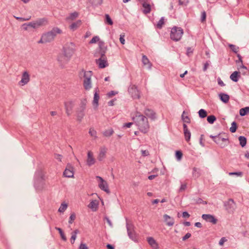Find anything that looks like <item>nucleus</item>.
Listing matches in <instances>:
<instances>
[{
	"label": "nucleus",
	"instance_id": "f257e3e1",
	"mask_svg": "<svg viewBox=\"0 0 249 249\" xmlns=\"http://www.w3.org/2000/svg\"><path fill=\"white\" fill-rule=\"evenodd\" d=\"M132 119L141 132L146 133L148 131L149 125L147 119L140 112L136 111L132 114Z\"/></svg>",
	"mask_w": 249,
	"mask_h": 249
},
{
	"label": "nucleus",
	"instance_id": "f03ea898",
	"mask_svg": "<svg viewBox=\"0 0 249 249\" xmlns=\"http://www.w3.org/2000/svg\"><path fill=\"white\" fill-rule=\"evenodd\" d=\"M62 33V31L57 27L53 28L51 31L43 34L38 43H47L53 41L57 35Z\"/></svg>",
	"mask_w": 249,
	"mask_h": 249
},
{
	"label": "nucleus",
	"instance_id": "7ed1b4c3",
	"mask_svg": "<svg viewBox=\"0 0 249 249\" xmlns=\"http://www.w3.org/2000/svg\"><path fill=\"white\" fill-rule=\"evenodd\" d=\"M75 51V45L73 43L65 44L63 48L64 59L61 61H69Z\"/></svg>",
	"mask_w": 249,
	"mask_h": 249
},
{
	"label": "nucleus",
	"instance_id": "20e7f679",
	"mask_svg": "<svg viewBox=\"0 0 249 249\" xmlns=\"http://www.w3.org/2000/svg\"><path fill=\"white\" fill-rule=\"evenodd\" d=\"M80 76L83 75V86L85 89L89 90L91 88V77L92 75L91 71H82L80 73Z\"/></svg>",
	"mask_w": 249,
	"mask_h": 249
},
{
	"label": "nucleus",
	"instance_id": "39448f33",
	"mask_svg": "<svg viewBox=\"0 0 249 249\" xmlns=\"http://www.w3.org/2000/svg\"><path fill=\"white\" fill-rule=\"evenodd\" d=\"M45 21V20L42 19L36 21L24 23L22 25L21 28L25 31H29L31 28H36L40 27L44 23Z\"/></svg>",
	"mask_w": 249,
	"mask_h": 249
},
{
	"label": "nucleus",
	"instance_id": "423d86ee",
	"mask_svg": "<svg viewBox=\"0 0 249 249\" xmlns=\"http://www.w3.org/2000/svg\"><path fill=\"white\" fill-rule=\"evenodd\" d=\"M183 34V29L180 27H174L170 33L171 38L175 41L179 40Z\"/></svg>",
	"mask_w": 249,
	"mask_h": 249
},
{
	"label": "nucleus",
	"instance_id": "0eeeda50",
	"mask_svg": "<svg viewBox=\"0 0 249 249\" xmlns=\"http://www.w3.org/2000/svg\"><path fill=\"white\" fill-rule=\"evenodd\" d=\"M95 179L99 188L107 194H109L110 190L107 181L99 176H96Z\"/></svg>",
	"mask_w": 249,
	"mask_h": 249
},
{
	"label": "nucleus",
	"instance_id": "6e6552de",
	"mask_svg": "<svg viewBox=\"0 0 249 249\" xmlns=\"http://www.w3.org/2000/svg\"><path fill=\"white\" fill-rule=\"evenodd\" d=\"M107 148L105 147H101L99 149L97 159L100 161H103L107 157Z\"/></svg>",
	"mask_w": 249,
	"mask_h": 249
},
{
	"label": "nucleus",
	"instance_id": "1a4fd4ad",
	"mask_svg": "<svg viewBox=\"0 0 249 249\" xmlns=\"http://www.w3.org/2000/svg\"><path fill=\"white\" fill-rule=\"evenodd\" d=\"M128 92L133 99H139L140 98V91L135 85H132L129 88Z\"/></svg>",
	"mask_w": 249,
	"mask_h": 249
},
{
	"label": "nucleus",
	"instance_id": "9d476101",
	"mask_svg": "<svg viewBox=\"0 0 249 249\" xmlns=\"http://www.w3.org/2000/svg\"><path fill=\"white\" fill-rule=\"evenodd\" d=\"M96 162V159L94 156V153L91 151H88L87 153V164L90 166L94 164Z\"/></svg>",
	"mask_w": 249,
	"mask_h": 249
},
{
	"label": "nucleus",
	"instance_id": "9b49d317",
	"mask_svg": "<svg viewBox=\"0 0 249 249\" xmlns=\"http://www.w3.org/2000/svg\"><path fill=\"white\" fill-rule=\"evenodd\" d=\"M99 90H96L94 95L93 100L92 102V106L94 110L98 109L99 106V101L100 99Z\"/></svg>",
	"mask_w": 249,
	"mask_h": 249
},
{
	"label": "nucleus",
	"instance_id": "f8f14e48",
	"mask_svg": "<svg viewBox=\"0 0 249 249\" xmlns=\"http://www.w3.org/2000/svg\"><path fill=\"white\" fill-rule=\"evenodd\" d=\"M30 75L27 71H24L21 76V80L18 82L20 86H24L27 84L30 81Z\"/></svg>",
	"mask_w": 249,
	"mask_h": 249
},
{
	"label": "nucleus",
	"instance_id": "ddd939ff",
	"mask_svg": "<svg viewBox=\"0 0 249 249\" xmlns=\"http://www.w3.org/2000/svg\"><path fill=\"white\" fill-rule=\"evenodd\" d=\"M74 103L72 101H67L65 103L66 112L68 115L72 113Z\"/></svg>",
	"mask_w": 249,
	"mask_h": 249
},
{
	"label": "nucleus",
	"instance_id": "4468645a",
	"mask_svg": "<svg viewBox=\"0 0 249 249\" xmlns=\"http://www.w3.org/2000/svg\"><path fill=\"white\" fill-rule=\"evenodd\" d=\"M63 175L65 177L67 178H72L73 177L74 172L73 168L71 165H67L64 173Z\"/></svg>",
	"mask_w": 249,
	"mask_h": 249
},
{
	"label": "nucleus",
	"instance_id": "2eb2a0df",
	"mask_svg": "<svg viewBox=\"0 0 249 249\" xmlns=\"http://www.w3.org/2000/svg\"><path fill=\"white\" fill-rule=\"evenodd\" d=\"M210 138L217 144L219 145L221 147H224L225 145L223 142L227 141L226 139L221 138L220 136H213L211 135Z\"/></svg>",
	"mask_w": 249,
	"mask_h": 249
},
{
	"label": "nucleus",
	"instance_id": "dca6fc26",
	"mask_svg": "<svg viewBox=\"0 0 249 249\" xmlns=\"http://www.w3.org/2000/svg\"><path fill=\"white\" fill-rule=\"evenodd\" d=\"M146 240L152 249H159V244L154 238L152 237H147Z\"/></svg>",
	"mask_w": 249,
	"mask_h": 249
},
{
	"label": "nucleus",
	"instance_id": "f3484780",
	"mask_svg": "<svg viewBox=\"0 0 249 249\" xmlns=\"http://www.w3.org/2000/svg\"><path fill=\"white\" fill-rule=\"evenodd\" d=\"M202 218L207 222H211L213 224H215L217 221V220L211 214H203Z\"/></svg>",
	"mask_w": 249,
	"mask_h": 249
},
{
	"label": "nucleus",
	"instance_id": "a211bd4d",
	"mask_svg": "<svg viewBox=\"0 0 249 249\" xmlns=\"http://www.w3.org/2000/svg\"><path fill=\"white\" fill-rule=\"evenodd\" d=\"M141 3L143 8V13L144 14L150 13L151 11V7L150 4L147 3V0H142Z\"/></svg>",
	"mask_w": 249,
	"mask_h": 249
},
{
	"label": "nucleus",
	"instance_id": "6ab92c4d",
	"mask_svg": "<svg viewBox=\"0 0 249 249\" xmlns=\"http://www.w3.org/2000/svg\"><path fill=\"white\" fill-rule=\"evenodd\" d=\"M183 131L185 140L188 142L191 138V133L185 124H183Z\"/></svg>",
	"mask_w": 249,
	"mask_h": 249
},
{
	"label": "nucleus",
	"instance_id": "aec40b11",
	"mask_svg": "<svg viewBox=\"0 0 249 249\" xmlns=\"http://www.w3.org/2000/svg\"><path fill=\"white\" fill-rule=\"evenodd\" d=\"M163 218L164 221L166 222V224L168 226H173L174 224V219L173 218L170 217V216L164 214L163 215Z\"/></svg>",
	"mask_w": 249,
	"mask_h": 249
},
{
	"label": "nucleus",
	"instance_id": "412c9836",
	"mask_svg": "<svg viewBox=\"0 0 249 249\" xmlns=\"http://www.w3.org/2000/svg\"><path fill=\"white\" fill-rule=\"evenodd\" d=\"M144 114L151 119H154L156 118V114L152 109L146 108L144 111Z\"/></svg>",
	"mask_w": 249,
	"mask_h": 249
},
{
	"label": "nucleus",
	"instance_id": "4be33fe9",
	"mask_svg": "<svg viewBox=\"0 0 249 249\" xmlns=\"http://www.w3.org/2000/svg\"><path fill=\"white\" fill-rule=\"evenodd\" d=\"M99 202L97 200H93L90 202L89 205V207L93 211H96L98 207Z\"/></svg>",
	"mask_w": 249,
	"mask_h": 249
},
{
	"label": "nucleus",
	"instance_id": "5701e85b",
	"mask_svg": "<svg viewBox=\"0 0 249 249\" xmlns=\"http://www.w3.org/2000/svg\"><path fill=\"white\" fill-rule=\"evenodd\" d=\"M238 69L240 73H242V74H247L249 71L248 68L244 66L243 65V63H240V65L239 66Z\"/></svg>",
	"mask_w": 249,
	"mask_h": 249
},
{
	"label": "nucleus",
	"instance_id": "b1692460",
	"mask_svg": "<svg viewBox=\"0 0 249 249\" xmlns=\"http://www.w3.org/2000/svg\"><path fill=\"white\" fill-rule=\"evenodd\" d=\"M239 77L240 73L239 71H234L230 76L231 79L234 82H237Z\"/></svg>",
	"mask_w": 249,
	"mask_h": 249
},
{
	"label": "nucleus",
	"instance_id": "393cba45",
	"mask_svg": "<svg viewBox=\"0 0 249 249\" xmlns=\"http://www.w3.org/2000/svg\"><path fill=\"white\" fill-rule=\"evenodd\" d=\"M68 204L65 202H63L58 209V212L60 213H63L67 209Z\"/></svg>",
	"mask_w": 249,
	"mask_h": 249
},
{
	"label": "nucleus",
	"instance_id": "a878e982",
	"mask_svg": "<svg viewBox=\"0 0 249 249\" xmlns=\"http://www.w3.org/2000/svg\"><path fill=\"white\" fill-rule=\"evenodd\" d=\"M219 96L221 101H222L223 102L225 103L228 102L230 99V97L228 95L224 93H220L219 94Z\"/></svg>",
	"mask_w": 249,
	"mask_h": 249
},
{
	"label": "nucleus",
	"instance_id": "bb28decb",
	"mask_svg": "<svg viewBox=\"0 0 249 249\" xmlns=\"http://www.w3.org/2000/svg\"><path fill=\"white\" fill-rule=\"evenodd\" d=\"M81 24V21L78 20L75 22L73 23L70 26V28L72 30H76L78 27H79Z\"/></svg>",
	"mask_w": 249,
	"mask_h": 249
},
{
	"label": "nucleus",
	"instance_id": "cd10ccee",
	"mask_svg": "<svg viewBox=\"0 0 249 249\" xmlns=\"http://www.w3.org/2000/svg\"><path fill=\"white\" fill-rule=\"evenodd\" d=\"M249 113V107L241 108L239 111V113L241 116H245Z\"/></svg>",
	"mask_w": 249,
	"mask_h": 249
},
{
	"label": "nucleus",
	"instance_id": "c85d7f7f",
	"mask_svg": "<svg viewBox=\"0 0 249 249\" xmlns=\"http://www.w3.org/2000/svg\"><path fill=\"white\" fill-rule=\"evenodd\" d=\"M240 144L242 147H244L246 145L247 143V139L244 136H240L238 138Z\"/></svg>",
	"mask_w": 249,
	"mask_h": 249
},
{
	"label": "nucleus",
	"instance_id": "c756f323",
	"mask_svg": "<svg viewBox=\"0 0 249 249\" xmlns=\"http://www.w3.org/2000/svg\"><path fill=\"white\" fill-rule=\"evenodd\" d=\"M55 229L58 231V232L60 235V236L61 237V239L65 241H66L67 240L66 236H65V234H64V233L63 231L62 230V229H60V228H58V227H56Z\"/></svg>",
	"mask_w": 249,
	"mask_h": 249
},
{
	"label": "nucleus",
	"instance_id": "7c9ffc66",
	"mask_svg": "<svg viewBox=\"0 0 249 249\" xmlns=\"http://www.w3.org/2000/svg\"><path fill=\"white\" fill-rule=\"evenodd\" d=\"M182 119L183 121L186 123H190V118L187 116L186 113L183 111L182 115Z\"/></svg>",
	"mask_w": 249,
	"mask_h": 249
},
{
	"label": "nucleus",
	"instance_id": "2f4dec72",
	"mask_svg": "<svg viewBox=\"0 0 249 249\" xmlns=\"http://www.w3.org/2000/svg\"><path fill=\"white\" fill-rule=\"evenodd\" d=\"M198 113L199 117L202 118L206 117L207 115V112L203 109L199 110Z\"/></svg>",
	"mask_w": 249,
	"mask_h": 249
},
{
	"label": "nucleus",
	"instance_id": "473e14b6",
	"mask_svg": "<svg viewBox=\"0 0 249 249\" xmlns=\"http://www.w3.org/2000/svg\"><path fill=\"white\" fill-rule=\"evenodd\" d=\"M114 131L112 128H109L104 132V135L107 137H109L112 135Z\"/></svg>",
	"mask_w": 249,
	"mask_h": 249
},
{
	"label": "nucleus",
	"instance_id": "72a5a7b5",
	"mask_svg": "<svg viewBox=\"0 0 249 249\" xmlns=\"http://www.w3.org/2000/svg\"><path fill=\"white\" fill-rule=\"evenodd\" d=\"M78 16V14L77 12H74L71 14L69 17L67 18V19L73 20Z\"/></svg>",
	"mask_w": 249,
	"mask_h": 249
},
{
	"label": "nucleus",
	"instance_id": "f704fd0d",
	"mask_svg": "<svg viewBox=\"0 0 249 249\" xmlns=\"http://www.w3.org/2000/svg\"><path fill=\"white\" fill-rule=\"evenodd\" d=\"M187 182H186V181H184V182H182L181 184L180 187L179 188V191L180 192L184 191L187 188Z\"/></svg>",
	"mask_w": 249,
	"mask_h": 249
},
{
	"label": "nucleus",
	"instance_id": "c9c22d12",
	"mask_svg": "<svg viewBox=\"0 0 249 249\" xmlns=\"http://www.w3.org/2000/svg\"><path fill=\"white\" fill-rule=\"evenodd\" d=\"M216 120V117L213 115H210L207 117V121L210 124H213Z\"/></svg>",
	"mask_w": 249,
	"mask_h": 249
},
{
	"label": "nucleus",
	"instance_id": "e433bc0d",
	"mask_svg": "<svg viewBox=\"0 0 249 249\" xmlns=\"http://www.w3.org/2000/svg\"><path fill=\"white\" fill-rule=\"evenodd\" d=\"M76 219V214L75 213H72L71 214V215L69 218V223L70 224H72L73 222Z\"/></svg>",
	"mask_w": 249,
	"mask_h": 249
},
{
	"label": "nucleus",
	"instance_id": "4c0bfd02",
	"mask_svg": "<svg viewBox=\"0 0 249 249\" xmlns=\"http://www.w3.org/2000/svg\"><path fill=\"white\" fill-rule=\"evenodd\" d=\"M164 23V18H161V19L159 21L158 23L157 24V28L160 29L162 27V25Z\"/></svg>",
	"mask_w": 249,
	"mask_h": 249
},
{
	"label": "nucleus",
	"instance_id": "58836bf2",
	"mask_svg": "<svg viewBox=\"0 0 249 249\" xmlns=\"http://www.w3.org/2000/svg\"><path fill=\"white\" fill-rule=\"evenodd\" d=\"M14 18L16 19L19 20L20 21L23 22V21L29 20V19H31V16H29L28 17H27L26 18H21V17H18L14 16Z\"/></svg>",
	"mask_w": 249,
	"mask_h": 249
},
{
	"label": "nucleus",
	"instance_id": "ea45409f",
	"mask_svg": "<svg viewBox=\"0 0 249 249\" xmlns=\"http://www.w3.org/2000/svg\"><path fill=\"white\" fill-rule=\"evenodd\" d=\"M106 22L109 25H112L113 24V21L108 15H106Z\"/></svg>",
	"mask_w": 249,
	"mask_h": 249
},
{
	"label": "nucleus",
	"instance_id": "a19ab883",
	"mask_svg": "<svg viewBox=\"0 0 249 249\" xmlns=\"http://www.w3.org/2000/svg\"><path fill=\"white\" fill-rule=\"evenodd\" d=\"M236 130V124L235 122H233L231 124V126L230 128V131L232 133H234Z\"/></svg>",
	"mask_w": 249,
	"mask_h": 249
},
{
	"label": "nucleus",
	"instance_id": "79ce46f5",
	"mask_svg": "<svg viewBox=\"0 0 249 249\" xmlns=\"http://www.w3.org/2000/svg\"><path fill=\"white\" fill-rule=\"evenodd\" d=\"M229 47L232 50V51L235 53H237L239 50V47L235 45H230Z\"/></svg>",
	"mask_w": 249,
	"mask_h": 249
},
{
	"label": "nucleus",
	"instance_id": "37998d69",
	"mask_svg": "<svg viewBox=\"0 0 249 249\" xmlns=\"http://www.w3.org/2000/svg\"><path fill=\"white\" fill-rule=\"evenodd\" d=\"M99 40H100V38L98 36H95L91 39V40L90 41L89 43H91V44L95 43L99 41Z\"/></svg>",
	"mask_w": 249,
	"mask_h": 249
},
{
	"label": "nucleus",
	"instance_id": "c03bdc74",
	"mask_svg": "<svg viewBox=\"0 0 249 249\" xmlns=\"http://www.w3.org/2000/svg\"><path fill=\"white\" fill-rule=\"evenodd\" d=\"M117 94H118V92H117V91H111L109 92L108 93H107V95L108 96V97L111 98Z\"/></svg>",
	"mask_w": 249,
	"mask_h": 249
},
{
	"label": "nucleus",
	"instance_id": "a18cd8bd",
	"mask_svg": "<svg viewBox=\"0 0 249 249\" xmlns=\"http://www.w3.org/2000/svg\"><path fill=\"white\" fill-rule=\"evenodd\" d=\"M230 176L236 175L237 176L241 177L243 175V173L241 172H230L229 173Z\"/></svg>",
	"mask_w": 249,
	"mask_h": 249
},
{
	"label": "nucleus",
	"instance_id": "49530a36",
	"mask_svg": "<svg viewBox=\"0 0 249 249\" xmlns=\"http://www.w3.org/2000/svg\"><path fill=\"white\" fill-rule=\"evenodd\" d=\"M124 33H123L121 35H120V42L122 44H124L125 43V39L124 38Z\"/></svg>",
	"mask_w": 249,
	"mask_h": 249
},
{
	"label": "nucleus",
	"instance_id": "de8ad7c7",
	"mask_svg": "<svg viewBox=\"0 0 249 249\" xmlns=\"http://www.w3.org/2000/svg\"><path fill=\"white\" fill-rule=\"evenodd\" d=\"M176 156L178 160H180L182 156V153L179 151H177L176 153Z\"/></svg>",
	"mask_w": 249,
	"mask_h": 249
},
{
	"label": "nucleus",
	"instance_id": "09e8293b",
	"mask_svg": "<svg viewBox=\"0 0 249 249\" xmlns=\"http://www.w3.org/2000/svg\"><path fill=\"white\" fill-rule=\"evenodd\" d=\"M89 133L92 137H96V131L94 129L90 128L89 131Z\"/></svg>",
	"mask_w": 249,
	"mask_h": 249
},
{
	"label": "nucleus",
	"instance_id": "8fccbe9b",
	"mask_svg": "<svg viewBox=\"0 0 249 249\" xmlns=\"http://www.w3.org/2000/svg\"><path fill=\"white\" fill-rule=\"evenodd\" d=\"M204 141H205V140H204V135H202L200 136V141H199V143L202 146H205Z\"/></svg>",
	"mask_w": 249,
	"mask_h": 249
},
{
	"label": "nucleus",
	"instance_id": "3c124183",
	"mask_svg": "<svg viewBox=\"0 0 249 249\" xmlns=\"http://www.w3.org/2000/svg\"><path fill=\"white\" fill-rule=\"evenodd\" d=\"M91 2L95 5H100L103 3V0H91Z\"/></svg>",
	"mask_w": 249,
	"mask_h": 249
},
{
	"label": "nucleus",
	"instance_id": "603ef678",
	"mask_svg": "<svg viewBox=\"0 0 249 249\" xmlns=\"http://www.w3.org/2000/svg\"><path fill=\"white\" fill-rule=\"evenodd\" d=\"M206 14L205 12H203L201 14V21L202 22H204L206 20Z\"/></svg>",
	"mask_w": 249,
	"mask_h": 249
},
{
	"label": "nucleus",
	"instance_id": "864d4df0",
	"mask_svg": "<svg viewBox=\"0 0 249 249\" xmlns=\"http://www.w3.org/2000/svg\"><path fill=\"white\" fill-rule=\"evenodd\" d=\"M99 61L98 62H102V63L106 62L107 60H106V57L105 55L102 54L100 58H99Z\"/></svg>",
	"mask_w": 249,
	"mask_h": 249
},
{
	"label": "nucleus",
	"instance_id": "5fc2aeb1",
	"mask_svg": "<svg viewBox=\"0 0 249 249\" xmlns=\"http://www.w3.org/2000/svg\"><path fill=\"white\" fill-rule=\"evenodd\" d=\"M86 104H87V101L85 100L81 102V109L82 111H83L85 109Z\"/></svg>",
	"mask_w": 249,
	"mask_h": 249
},
{
	"label": "nucleus",
	"instance_id": "6e6d98bb",
	"mask_svg": "<svg viewBox=\"0 0 249 249\" xmlns=\"http://www.w3.org/2000/svg\"><path fill=\"white\" fill-rule=\"evenodd\" d=\"M76 238V235H75V234H73L72 233H71V236L70 240H71V242L72 244H74Z\"/></svg>",
	"mask_w": 249,
	"mask_h": 249
},
{
	"label": "nucleus",
	"instance_id": "4d7b16f0",
	"mask_svg": "<svg viewBox=\"0 0 249 249\" xmlns=\"http://www.w3.org/2000/svg\"><path fill=\"white\" fill-rule=\"evenodd\" d=\"M227 241L225 237H222L219 241V244L221 246H223L224 243Z\"/></svg>",
	"mask_w": 249,
	"mask_h": 249
},
{
	"label": "nucleus",
	"instance_id": "13d9d810",
	"mask_svg": "<svg viewBox=\"0 0 249 249\" xmlns=\"http://www.w3.org/2000/svg\"><path fill=\"white\" fill-rule=\"evenodd\" d=\"M79 249H89V248L85 244L81 243L79 246Z\"/></svg>",
	"mask_w": 249,
	"mask_h": 249
},
{
	"label": "nucleus",
	"instance_id": "bf43d9fd",
	"mask_svg": "<svg viewBox=\"0 0 249 249\" xmlns=\"http://www.w3.org/2000/svg\"><path fill=\"white\" fill-rule=\"evenodd\" d=\"M108 63H99L98 67L99 68L103 69L108 66Z\"/></svg>",
	"mask_w": 249,
	"mask_h": 249
},
{
	"label": "nucleus",
	"instance_id": "052dcab7",
	"mask_svg": "<svg viewBox=\"0 0 249 249\" xmlns=\"http://www.w3.org/2000/svg\"><path fill=\"white\" fill-rule=\"evenodd\" d=\"M193 49L191 48H188L187 50V54L190 55L193 53Z\"/></svg>",
	"mask_w": 249,
	"mask_h": 249
},
{
	"label": "nucleus",
	"instance_id": "680f3d73",
	"mask_svg": "<svg viewBox=\"0 0 249 249\" xmlns=\"http://www.w3.org/2000/svg\"><path fill=\"white\" fill-rule=\"evenodd\" d=\"M191 236V234L189 233H187L183 237V240H185L188 238H189Z\"/></svg>",
	"mask_w": 249,
	"mask_h": 249
},
{
	"label": "nucleus",
	"instance_id": "e2e57ef3",
	"mask_svg": "<svg viewBox=\"0 0 249 249\" xmlns=\"http://www.w3.org/2000/svg\"><path fill=\"white\" fill-rule=\"evenodd\" d=\"M133 123H126V124H124V127H127V128H129L131 127V126L132 125Z\"/></svg>",
	"mask_w": 249,
	"mask_h": 249
},
{
	"label": "nucleus",
	"instance_id": "0e129e2a",
	"mask_svg": "<svg viewBox=\"0 0 249 249\" xmlns=\"http://www.w3.org/2000/svg\"><path fill=\"white\" fill-rule=\"evenodd\" d=\"M182 216L184 218H188L190 216V214L187 212H183L182 213Z\"/></svg>",
	"mask_w": 249,
	"mask_h": 249
},
{
	"label": "nucleus",
	"instance_id": "69168bd1",
	"mask_svg": "<svg viewBox=\"0 0 249 249\" xmlns=\"http://www.w3.org/2000/svg\"><path fill=\"white\" fill-rule=\"evenodd\" d=\"M218 84L220 86H225L224 83H223V82L220 78H219L218 79Z\"/></svg>",
	"mask_w": 249,
	"mask_h": 249
},
{
	"label": "nucleus",
	"instance_id": "338daca9",
	"mask_svg": "<svg viewBox=\"0 0 249 249\" xmlns=\"http://www.w3.org/2000/svg\"><path fill=\"white\" fill-rule=\"evenodd\" d=\"M142 61L143 62H145L146 61H148V60L147 57L146 56L143 55Z\"/></svg>",
	"mask_w": 249,
	"mask_h": 249
},
{
	"label": "nucleus",
	"instance_id": "774afa93",
	"mask_svg": "<svg viewBox=\"0 0 249 249\" xmlns=\"http://www.w3.org/2000/svg\"><path fill=\"white\" fill-rule=\"evenodd\" d=\"M114 100H111L109 102H108V105L109 106H113L114 105Z\"/></svg>",
	"mask_w": 249,
	"mask_h": 249
}]
</instances>
